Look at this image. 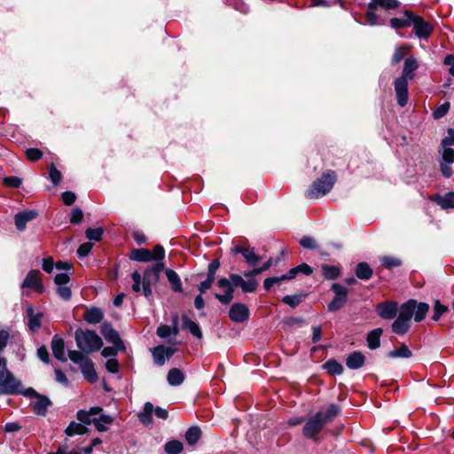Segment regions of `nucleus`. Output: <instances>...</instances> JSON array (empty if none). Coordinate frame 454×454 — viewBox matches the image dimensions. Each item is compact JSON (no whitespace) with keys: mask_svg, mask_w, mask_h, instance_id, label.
<instances>
[{"mask_svg":"<svg viewBox=\"0 0 454 454\" xmlns=\"http://www.w3.org/2000/svg\"><path fill=\"white\" fill-rule=\"evenodd\" d=\"M340 407L335 403L329 404L325 411H319L316 412L304 424L302 427L303 436L317 442V435L321 433L325 426L332 422L334 418L340 414Z\"/></svg>","mask_w":454,"mask_h":454,"instance_id":"nucleus-1","label":"nucleus"},{"mask_svg":"<svg viewBox=\"0 0 454 454\" xmlns=\"http://www.w3.org/2000/svg\"><path fill=\"white\" fill-rule=\"evenodd\" d=\"M428 310L427 303H417L414 300H410L399 307V334L408 332L412 317L416 322H420L426 317Z\"/></svg>","mask_w":454,"mask_h":454,"instance_id":"nucleus-2","label":"nucleus"},{"mask_svg":"<svg viewBox=\"0 0 454 454\" xmlns=\"http://www.w3.org/2000/svg\"><path fill=\"white\" fill-rule=\"evenodd\" d=\"M412 27L413 33L420 40H427L434 32V26L421 16L404 11L399 17V27Z\"/></svg>","mask_w":454,"mask_h":454,"instance_id":"nucleus-3","label":"nucleus"},{"mask_svg":"<svg viewBox=\"0 0 454 454\" xmlns=\"http://www.w3.org/2000/svg\"><path fill=\"white\" fill-rule=\"evenodd\" d=\"M397 9V0H371L367 4L365 13L366 23L370 26L386 25V18L381 12H390Z\"/></svg>","mask_w":454,"mask_h":454,"instance_id":"nucleus-4","label":"nucleus"},{"mask_svg":"<svg viewBox=\"0 0 454 454\" xmlns=\"http://www.w3.org/2000/svg\"><path fill=\"white\" fill-rule=\"evenodd\" d=\"M336 181L337 175L335 171L332 169L325 171L320 177L313 181L309 189L306 191V198L318 199L321 196L326 195L332 191Z\"/></svg>","mask_w":454,"mask_h":454,"instance_id":"nucleus-5","label":"nucleus"},{"mask_svg":"<svg viewBox=\"0 0 454 454\" xmlns=\"http://www.w3.org/2000/svg\"><path fill=\"white\" fill-rule=\"evenodd\" d=\"M74 339L77 348L87 354L98 351L103 347L102 339L94 330L78 328L74 333Z\"/></svg>","mask_w":454,"mask_h":454,"instance_id":"nucleus-6","label":"nucleus"},{"mask_svg":"<svg viewBox=\"0 0 454 454\" xmlns=\"http://www.w3.org/2000/svg\"><path fill=\"white\" fill-rule=\"evenodd\" d=\"M442 159L440 161V170L442 175L450 178L452 174V167L451 165L454 163V150L450 146L454 145V129H448V136L442 140Z\"/></svg>","mask_w":454,"mask_h":454,"instance_id":"nucleus-7","label":"nucleus"},{"mask_svg":"<svg viewBox=\"0 0 454 454\" xmlns=\"http://www.w3.org/2000/svg\"><path fill=\"white\" fill-rule=\"evenodd\" d=\"M19 385L20 380L7 368L6 359L0 356V395L18 393Z\"/></svg>","mask_w":454,"mask_h":454,"instance_id":"nucleus-8","label":"nucleus"},{"mask_svg":"<svg viewBox=\"0 0 454 454\" xmlns=\"http://www.w3.org/2000/svg\"><path fill=\"white\" fill-rule=\"evenodd\" d=\"M330 291L334 294V296L327 304V310L336 312L344 308L348 302V289L340 283H333Z\"/></svg>","mask_w":454,"mask_h":454,"instance_id":"nucleus-9","label":"nucleus"},{"mask_svg":"<svg viewBox=\"0 0 454 454\" xmlns=\"http://www.w3.org/2000/svg\"><path fill=\"white\" fill-rule=\"evenodd\" d=\"M153 413L159 419L166 420L168 418V410L157 406L154 408L151 402H146L144 404V410L138 413L137 417L139 421L147 426L153 423Z\"/></svg>","mask_w":454,"mask_h":454,"instance_id":"nucleus-10","label":"nucleus"},{"mask_svg":"<svg viewBox=\"0 0 454 454\" xmlns=\"http://www.w3.org/2000/svg\"><path fill=\"white\" fill-rule=\"evenodd\" d=\"M217 286L220 288H224V293L223 294H215L214 296L216 300L219 301L223 305H227L231 303V301L234 298V292L236 286H233V281L231 279V275L229 278H221L217 281Z\"/></svg>","mask_w":454,"mask_h":454,"instance_id":"nucleus-11","label":"nucleus"},{"mask_svg":"<svg viewBox=\"0 0 454 454\" xmlns=\"http://www.w3.org/2000/svg\"><path fill=\"white\" fill-rule=\"evenodd\" d=\"M228 316L233 323L241 324L249 320L250 310L246 304L235 302L230 307Z\"/></svg>","mask_w":454,"mask_h":454,"instance_id":"nucleus-12","label":"nucleus"},{"mask_svg":"<svg viewBox=\"0 0 454 454\" xmlns=\"http://www.w3.org/2000/svg\"><path fill=\"white\" fill-rule=\"evenodd\" d=\"M231 252L234 254H240L246 262L252 267L256 266L262 259V256L255 254L254 248L249 246L236 245L231 248Z\"/></svg>","mask_w":454,"mask_h":454,"instance_id":"nucleus-13","label":"nucleus"},{"mask_svg":"<svg viewBox=\"0 0 454 454\" xmlns=\"http://www.w3.org/2000/svg\"><path fill=\"white\" fill-rule=\"evenodd\" d=\"M22 288H33L36 293L43 294L44 286L41 279V272L37 270H31L27 274L22 284Z\"/></svg>","mask_w":454,"mask_h":454,"instance_id":"nucleus-14","label":"nucleus"},{"mask_svg":"<svg viewBox=\"0 0 454 454\" xmlns=\"http://www.w3.org/2000/svg\"><path fill=\"white\" fill-rule=\"evenodd\" d=\"M39 215L35 209L23 210L14 215V223L18 231H23L27 228V223Z\"/></svg>","mask_w":454,"mask_h":454,"instance_id":"nucleus-15","label":"nucleus"},{"mask_svg":"<svg viewBox=\"0 0 454 454\" xmlns=\"http://www.w3.org/2000/svg\"><path fill=\"white\" fill-rule=\"evenodd\" d=\"M231 279L233 281V286L240 287L244 294L254 293L256 291L258 286V282L255 278L245 280L240 275L236 273L231 274Z\"/></svg>","mask_w":454,"mask_h":454,"instance_id":"nucleus-16","label":"nucleus"},{"mask_svg":"<svg viewBox=\"0 0 454 454\" xmlns=\"http://www.w3.org/2000/svg\"><path fill=\"white\" fill-rule=\"evenodd\" d=\"M376 312L383 319H393L397 315V301L378 303Z\"/></svg>","mask_w":454,"mask_h":454,"instance_id":"nucleus-17","label":"nucleus"},{"mask_svg":"<svg viewBox=\"0 0 454 454\" xmlns=\"http://www.w3.org/2000/svg\"><path fill=\"white\" fill-rule=\"evenodd\" d=\"M419 63L413 56H411L404 59L403 67L402 76L399 77V80L402 82H407L410 80H412L414 77V72L418 69Z\"/></svg>","mask_w":454,"mask_h":454,"instance_id":"nucleus-18","label":"nucleus"},{"mask_svg":"<svg viewBox=\"0 0 454 454\" xmlns=\"http://www.w3.org/2000/svg\"><path fill=\"white\" fill-rule=\"evenodd\" d=\"M80 370L84 379L89 383H96L98 380V373L95 370L94 363L88 357L82 364H80Z\"/></svg>","mask_w":454,"mask_h":454,"instance_id":"nucleus-19","label":"nucleus"},{"mask_svg":"<svg viewBox=\"0 0 454 454\" xmlns=\"http://www.w3.org/2000/svg\"><path fill=\"white\" fill-rule=\"evenodd\" d=\"M27 317L28 318L27 326L30 331L36 332L42 326V318L43 314L42 312L35 313L34 307L28 305L26 309Z\"/></svg>","mask_w":454,"mask_h":454,"instance_id":"nucleus-20","label":"nucleus"},{"mask_svg":"<svg viewBox=\"0 0 454 454\" xmlns=\"http://www.w3.org/2000/svg\"><path fill=\"white\" fill-rule=\"evenodd\" d=\"M51 350L54 357L61 362H66L67 357L65 356V341L58 334H55L51 342Z\"/></svg>","mask_w":454,"mask_h":454,"instance_id":"nucleus-21","label":"nucleus"},{"mask_svg":"<svg viewBox=\"0 0 454 454\" xmlns=\"http://www.w3.org/2000/svg\"><path fill=\"white\" fill-rule=\"evenodd\" d=\"M365 364V356L361 351H353L346 358V366L350 370L362 368Z\"/></svg>","mask_w":454,"mask_h":454,"instance_id":"nucleus-22","label":"nucleus"},{"mask_svg":"<svg viewBox=\"0 0 454 454\" xmlns=\"http://www.w3.org/2000/svg\"><path fill=\"white\" fill-rule=\"evenodd\" d=\"M131 261L140 262H149L153 261V253L147 248H133L129 254Z\"/></svg>","mask_w":454,"mask_h":454,"instance_id":"nucleus-23","label":"nucleus"},{"mask_svg":"<svg viewBox=\"0 0 454 454\" xmlns=\"http://www.w3.org/2000/svg\"><path fill=\"white\" fill-rule=\"evenodd\" d=\"M36 399L37 401L34 403L32 411L36 415L45 416L48 408L52 405V402L48 396L42 394Z\"/></svg>","mask_w":454,"mask_h":454,"instance_id":"nucleus-24","label":"nucleus"},{"mask_svg":"<svg viewBox=\"0 0 454 454\" xmlns=\"http://www.w3.org/2000/svg\"><path fill=\"white\" fill-rule=\"evenodd\" d=\"M104 318V312L100 308L90 307L83 314V319L90 325L100 323Z\"/></svg>","mask_w":454,"mask_h":454,"instance_id":"nucleus-25","label":"nucleus"},{"mask_svg":"<svg viewBox=\"0 0 454 454\" xmlns=\"http://www.w3.org/2000/svg\"><path fill=\"white\" fill-rule=\"evenodd\" d=\"M182 328L188 330L194 337L202 339L203 333L198 323L192 321L187 315L182 316Z\"/></svg>","mask_w":454,"mask_h":454,"instance_id":"nucleus-26","label":"nucleus"},{"mask_svg":"<svg viewBox=\"0 0 454 454\" xmlns=\"http://www.w3.org/2000/svg\"><path fill=\"white\" fill-rule=\"evenodd\" d=\"M165 275L168 278V281L170 284L171 289L176 293H183V286L180 277L178 274L172 269H166Z\"/></svg>","mask_w":454,"mask_h":454,"instance_id":"nucleus-27","label":"nucleus"},{"mask_svg":"<svg viewBox=\"0 0 454 454\" xmlns=\"http://www.w3.org/2000/svg\"><path fill=\"white\" fill-rule=\"evenodd\" d=\"M322 368L331 376L341 375L344 372L342 364L334 358L327 360Z\"/></svg>","mask_w":454,"mask_h":454,"instance_id":"nucleus-28","label":"nucleus"},{"mask_svg":"<svg viewBox=\"0 0 454 454\" xmlns=\"http://www.w3.org/2000/svg\"><path fill=\"white\" fill-rule=\"evenodd\" d=\"M100 333L108 342H113L120 337L119 333L113 327L110 322L105 321L100 325Z\"/></svg>","mask_w":454,"mask_h":454,"instance_id":"nucleus-29","label":"nucleus"},{"mask_svg":"<svg viewBox=\"0 0 454 454\" xmlns=\"http://www.w3.org/2000/svg\"><path fill=\"white\" fill-rule=\"evenodd\" d=\"M323 278L326 280H335L341 274V268L336 265H321Z\"/></svg>","mask_w":454,"mask_h":454,"instance_id":"nucleus-30","label":"nucleus"},{"mask_svg":"<svg viewBox=\"0 0 454 454\" xmlns=\"http://www.w3.org/2000/svg\"><path fill=\"white\" fill-rule=\"evenodd\" d=\"M90 432V429L82 423H77L75 421H71L67 427L65 429V434L67 436H74L76 434L82 435L86 434Z\"/></svg>","mask_w":454,"mask_h":454,"instance_id":"nucleus-31","label":"nucleus"},{"mask_svg":"<svg viewBox=\"0 0 454 454\" xmlns=\"http://www.w3.org/2000/svg\"><path fill=\"white\" fill-rule=\"evenodd\" d=\"M356 277L361 280H369L373 274V270L365 262H362L356 264L355 269Z\"/></svg>","mask_w":454,"mask_h":454,"instance_id":"nucleus-32","label":"nucleus"},{"mask_svg":"<svg viewBox=\"0 0 454 454\" xmlns=\"http://www.w3.org/2000/svg\"><path fill=\"white\" fill-rule=\"evenodd\" d=\"M202 436V431L198 426L190 427L185 432V441L188 445L193 446L199 442Z\"/></svg>","mask_w":454,"mask_h":454,"instance_id":"nucleus-33","label":"nucleus"},{"mask_svg":"<svg viewBox=\"0 0 454 454\" xmlns=\"http://www.w3.org/2000/svg\"><path fill=\"white\" fill-rule=\"evenodd\" d=\"M184 379V373L178 368L170 369L167 375V380L170 386H180Z\"/></svg>","mask_w":454,"mask_h":454,"instance_id":"nucleus-34","label":"nucleus"},{"mask_svg":"<svg viewBox=\"0 0 454 454\" xmlns=\"http://www.w3.org/2000/svg\"><path fill=\"white\" fill-rule=\"evenodd\" d=\"M382 333L383 331L381 328H376L368 333L366 341L370 349L374 350L380 346V336Z\"/></svg>","mask_w":454,"mask_h":454,"instance_id":"nucleus-35","label":"nucleus"},{"mask_svg":"<svg viewBox=\"0 0 454 454\" xmlns=\"http://www.w3.org/2000/svg\"><path fill=\"white\" fill-rule=\"evenodd\" d=\"M307 293L301 292L300 294H295L293 295H286L282 298L281 301L292 309H295L301 304L303 299L307 298Z\"/></svg>","mask_w":454,"mask_h":454,"instance_id":"nucleus-36","label":"nucleus"},{"mask_svg":"<svg viewBox=\"0 0 454 454\" xmlns=\"http://www.w3.org/2000/svg\"><path fill=\"white\" fill-rule=\"evenodd\" d=\"M434 201L442 208H454V192H448L443 196H438Z\"/></svg>","mask_w":454,"mask_h":454,"instance_id":"nucleus-37","label":"nucleus"},{"mask_svg":"<svg viewBox=\"0 0 454 454\" xmlns=\"http://www.w3.org/2000/svg\"><path fill=\"white\" fill-rule=\"evenodd\" d=\"M288 272L294 279L299 273H302L305 276H310L313 273V268L306 262H302L296 267L290 269Z\"/></svg>","mask_w":454,"mask_h":454,"instance_id":"nucleus-38","label":"nucleus"},{"mask_svg":"<svg viewBox=\"0 0 454 454\" xmlns=\"http://www.w3.org/2000/svg\"><path fill=\"white\" fill-rule=\"evenodd\" d=\"M184 450L183 443L178 440H171L165 443L164 450L168 454H180Z\"/></svg>","mask_w":454,"mask_h":454,"instance_id":"nucleus-39","label":"nucleus"},{"mask_svg":"<svg viewBox=\"0 0 454 454\" xmlns=\"http://www.w3.org/2000/svg\"><path fill=\"white\" fill-rule=\"evenodd\" d=\"M105 229L103 227L98 228H87L85 231V236L88 239L99 242L102 240Z\"/></svg>","mask_w":454,"mask_h":454,"instance_id":"nucleus-40","label":"nucleus"},{"mask_svg":"<svg viewBox=\"0 0 454 454\" xmlns=\"http://www.w3.org/2000/svg\"><path fill=\"white\" fill-rule=\"evenodd\" d=\"M163 351H165L164 345H158L152 350L153 361L156 364L160 366L163 365L167 360L164 355L165 353Z\"/></svg>","mask_w":454,"mask_h":454,"instance_id":"nucleus-41","label":"nucleus"},{"mask_svg":"<svg viewBox=\"0 0 454 454\" xmlns=\"http://www.w3.org/2000/svg\"><path fill=\"white\" fill-rule=\"evenodd\" d=\"M220 265L221 263L219 259H214L213 261H211V262L207 266L206 279H209L211 283H214L215 279V273L217 270L220 268Z\"/></svg>","mask_w":454,"mask_h":454,"instance_id":"nucleus-42","label":"nucleus"},{"mask_svg":"<svg viewBox=\"0 0 454 454\" xmlns=\"http://www.w3.org/2000/svg\"><path fill=\"white\" fill-rule=\"evenodd\" d=\"M408 101V83L399 80V106H404Z\"/></svg>","mask_w":454,"mask_h":454,"instance_id":"nucleus-43","label":"nucleus"},{"mask_svg":"<svg viewBox=\"0 0 454 454\" xmlns=\"http://www.w3.org/2000/svg\"><path fill=\"white\" fill-rule=\"evenodd\" d=\"M160 280V275H154L153 271H151L148 268H146L143 274V283L147 284L148 286L155 285Z\"/></svg>","mask_w":454,"mask_h":454,"instance_id":"nucleus-44","label":"nucleus"},{"mask_svg":"<svg viewBox=\"0 0 454 454\" xmlns=\"http://www.w3.org/2000/svg\"><path fill=\"white\" fill-rule=\"evenodd\" d=\"M448 311V307L442 304L438 300L434 301V314L432 319L434 321H438L442 314Z\"/></svg>","mask_w":454,"mask_h":454,"instance_id":"nucleus-45","label":"nucleus"},{"mask_svg":"<svg viewBox=\"0 0 454 454\" xmlns=\"http://www.w3.org/2000/svg\"><path fill=\"white\" fill-rule=\"evenodd\" d=\"M49 177L54 185H58L62 179L61 172L55 167L53 163H51L50 166Z\"/></svg>","mask_w":454,"mask_h":454,"instance_id":"nucleus-46","label":"nucleus"},{"mask_svg":"<svg viewBox=\"0 0 454 454\" xmlns=\"http://www.w3.org/2000/svg\"><path fill=\"white\" fill-rule=\"evenodd\" d=\"M68 357L73 363L79 365L88 358L81 350H68Z\"/></svg>","mask_w":454,"mask_h":454,"instance_id":"nucleus-47","label":"nucleus"},{"mask_svg":"<svg viewBox=\"0 0 454 454\" xmlns=\"http://www.w3.org/2000/svg\"><path fill=\"white\" fill-rule=\"evenodd\" d=\"M3 184L5 187L20 188L22 184V179L14 176H6L3 179Z\"/></svg>","mask_w":454,"mask_h":454,"instance_id":"nucleus-48","label":"nucleus"},{"mask_svg":"<svg viewBox=\"0 0 454 454\" xmlns=\"http://www.w3.org/2000/svg\"><path fill=\"white\" fill-rule=\"evenodd\" d=\"M450 107V104L449 102H445V103L440 105L433 112V117L436 120L442 118L443 116H445L448 114Z\"/></svg>","mask_w":454,"mask_h":454,"instance_id":"nucleus-49","label":"nucleus"},{"mask_svg":"<svg viewBox=\"0 0 454 454\" xmlns=\"http://www.w3.org/2000/svg\"><path fill=\"white\" fill-rule=\"evenodd\" d=\"M37 357L45 364H49L51 362L50 354L45 345H42L37 348Z\"/></svg>","mask_w":454,"mask_h":454,"instance_id":"nucleus-50","label":"nucleus"},{"mask_svg":"<svg viewBox=\"0 0 454 454\" xmlns=\"http://www.w3.org/2000/svg\"><path fill=\"white\" fill-rule=\"evenodd\" d=\"M27 158L31 161H37L43 157V152L38 148H28L25 152Z\"/></svg>","mask_w":454,"mask_h":454,"instance_id":"nucleus-51","label":"nucleus"},{"mask_svg":"<svg viewBox=\"0 0 454 454\" xmlns=\"http://www.w3.org/2000/svg\"><path fill=\"white\" fill-rule=\"evenodd\" d=\"M299 243L303 248H308V249H311V250H315L317 248V244L316 240L313 238L309 237V236L302 237L300 239Z\"/></svg>","mask_w":454,"mask_h":454,"instance_id":"nucleus-52","label":"nucleus"},{"mask_svg":"<svg viewBox=\"0 0 454 454\" xmlns=\"http://www.w3.org/2000/svg\"><path fill=\"white\" fill-rule=\"evenodd\" d=\"M76 418L80 423L85 425L86 427L93 423V419L90 418V415L85 410H79L76 413Z\"/></svg>","mask_w":454,"mask_h":454,"instance_id":"nucleus-53","label":"nucleus"},{"mask_svg":"<svg viewBox=\"0 0 454 454\" xmlns=\"http://www.w3.org/2000/svg\"><path fill=\"white\" fill-rule=\"evenodd\" d=\"M17 389L19 390V392L14 393L13 395H23L26 397H35V398H37L38 395H41L31 387L26 388L25 390H22V385H21L20 381V385L18 386Z\"/></svg>","mask_w":454,"mask_h":454,"instance_id":"nucleus-54","label":"nucleus"},{"mask_svg":"<svg viewBox=\"0 0 454 454\" xmlns=\"http://www.w3.org/2000/svg\"><path fill=\"white\" fill-rule=\"evenodd\" d=\"M131 278L133 280V285H132V290L135 292V293H138L141 291V285L143 283V278L141 277L140 273L137 271V270H135L132 274H131Z\"/></svg>","mask_w":454,"mask_h":454,"instance_id":"nucleus-55","label":"nucleus"},{"mask_svg":"<svg viewBox=\"0 0 454 454\" xmlns=\"http://www.w3.org/2000/svg\"><path fill=\"white\" fill-rule=\"evenodd\" d=\"M83 219V212L80 207H75L72 210L70 216V223L72 224H79Z\"/></svg>","mask_w":454,"mask_h":454,"instance_id":"nucleus-56","label":"nucleus"},{"mask_svg":"<svg viewBox=\"0 0 454 454\" xmlns=\"http://www.w3.org/2000/svg\"><path fill=\"white\" fill-rule=\"evenodd\" d=\"M93 247V244L90 242H85L79 246L77 249V255L80 258L86 257L90 253Z\"/></svg>","mask_w":454,"mask_h":454,"instance_id":"nucleus-57","label":"nucleus"},{"mask_svg":"<svg viewBox=\"0 0 454 454\" xmlns=\"http://www.w3.org/2000/svg\"><path fill=\"white\" fill-rule=\"evenodd\" d=\"M106 369L108 372L115 374L119 372L120 364L116 358H109L106 362Z\"/></svg>","mask_w":454,"mask_h":454,"instance_id":"nucleus-58","label":"nucleus"},{"mask_svg":"<svg viewBox=\"0 0 454 454\" xmlns=\"http://www.w3.org/2000/svg\"><path fill=\"white\" fill-rule=\"evenodd\" d=\"M286 254L285 250H282L280 252V255L277 258L270 257L262 265V268L264 271L268 270L271 266L278 265L281 260V257H283Z\"/></svg>","mask_w":454,"mask_h":454,"instance_id":"nucleus-59","label":"nucleus"},{"mask_svg":"<svg viewBox=\"0 0 454 454\" xmlns=\"http://www.w3.org/2000/svg\"><path fill=\"white\" fill-rule=\"evenodd\" d=\"M152 253L153 261H162L165 258V249L160 244L155 245Z\"/></svg>","mask_w":454,"mask_h":454,"instance_id":"nucleus-60","label":"nucleus"},{"mask_svg":"<svg viewBox=\"0 0 454 454\" xmlns=\"http://www.w3.org/2000/svg\"><path fill=\"white\" fill-rule=\"evenodd\" d=\"M171 332V326L161 324L158 326L156 333L160 338L166 339L168 336L173 335Z\"/></svg>","mask_w":454,"mask_h":454,"instance_id":"nucleus-61","label":"nucleus"},{"mask_svg":"<svg viewBox=\"0 0 454 454\" xmlns=\"http://www.w3.org/2000/svg\"><path fill=\"white\" fill-rule=\"evenodd\" d=\"M61 199L67 206H72L76 200V194L73 192L67 191L62 192Z\"/></svg>","mask_w":454,"mask_h":454,"instance_id":"nucleus-62","label":"nucleus"},{"mask_svg":"<svg viewBox=\"0 0 454 454\" xmlns=\"http://www.w3.org/2000/svg\"><path fill=\"white\" fill-rule=\"evenodd\" d=\"M57 294L64 301H69L72 297V291H71V288L68 286H58Z\"/></svg>","mask_w":454,"mask_h":454,"instance_id":"nucleus-63","label":"nucleus"},{"mask_svg":"<svg viewBox=\"0 0 454 454\" xmlns=\"http://www.w3.org/2000/svg\"><path fill=\"white\" fill-rule=\"evenodd\" d=\"M304 323L305 320L302 317H286L284 320V324L290 327L295 325L301 326L304 325Z\"/></svg>","mask_w":454,"mask_h":454,"instance_id":"nucleus-64","label":"nucleus"}]
</instances>
